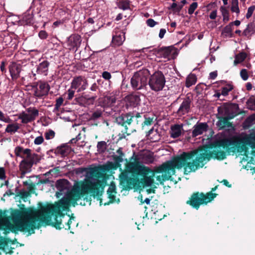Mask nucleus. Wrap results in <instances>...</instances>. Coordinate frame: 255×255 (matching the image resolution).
<instances>
[{
	"label": "nucleus",
	"instance_id": "18",
	"mask_svg": "<svg viewBox=\"0 0 255 255\" xmlns=\"http://www.w3.org/2000/svg\"><path fill=\"white\" fill-rule=\"evenodd\" d=\"M183 130V125L176 124L172 126L170 128V136L173 138L179 137L182 133Z\"/></svg>",
	"mask_w": 255,
	"mask_h": 255
},
{
	"label": "nucleus",
	"instance_id": "9",
	"mask_svg": "<svg viewBox=\"0 0 255 255\" xmlns=\"http://www.w3.org/2000/svg\"><path fill=\"white\" fill-rule=\"evenodd\" d=\"M39 115V111L34 107H29L25 112H22L18 115V119L21 120V123L26 124L35 120Z\"/></svg>",
	"mask_w": 255,
	"mask_h": 255
},
{
	"label": "nucleus",
	"instance_id": "26",
	"mask_svg": "<svg viewBox=\"0 0 255 255\" xmlns=\"http://www.w3.org/2000/svg\"><path fill=\"white\" fill-rule=\"evenodd\" d=\"M116 189L115 184L113 182H111L107 191V193L110 198L112 199H115L116 193Z\"/></svg>",
	"mask_w": 255,
	"mask_h": 255
},
{
	"label": "nucleus",
	"instance_id": "27",
	"mask_svg": "<svg viewBox=\"0 0 255 255\" xmlns=\"http://www.w3.org/2000/svg\"><path fill=\"white\" fill-rule=\"evenodd\" d=\"M245 142L249 144L252 147H255V135L250 134L244 138Z\"/></svg>",
	"mask_w": 255,
	"mask_h": 255
},
{
	"label": "nucleus",
	"instance_id": "53",
	"mask_svg": "<svg viewBox=\"0 0 255 255\" xmlns=\"http://www.w3.org/2000/svg\"><path fill=\"white\" fill-rule=\"evenodd\" d=\"M73 89H71V88L68 90V96L67 99L69 100H71L74 96L75 91L73 90Z\"/></svg>",
	"mask_w": 255,
	"mask_h": 255
},
{
	"label": "nucleus",
	"instance_id": "11",
	"mask_svg": "<svg viewBox=\"0 0 255 255\" xmlns=\"http://www.w3.org/2000/svg\"><path fill=\"white\" fill-rule=\"evenodd\" d=\"M88 86L87 79L83 76H79L73 78L71 83V88L77 90V92L84 91Z\"/></svg>",
	"mask_w": 255,
	"mask_h": 255
},
{
	"label": "nucleus",
	"instance_id": "2",
	"mask_svg": "<svg viewBox=\"0 0 255 255\" xmlns=\"http://www.w3.org/2000/svg\"><path fill=\"white\" fill-rule=\"evenodd\" d=\"M78 202L74 205L70 203L66 208L61 206L60 200L54 205L42 206L38 209L28 208L13 213L12 221L19 231L30 234L33 233L34 230L39 228L43 223L52 224L58 229L70 230L74 218L63 214L62 212L68 209L71 205L75 206ZM79 202H83V201Z\"/></svg>",
	"mask_w": 255,
	"mask_h": 255
},
{
	"label": "nucleus",
	"instance_id": "55",
	"mask_svg": "<svg viewBox=\"0 0 255 255\" xmlns=\"http://www.w3.org/2000/svg\"><path fill=\"white\" fill-rule=\"evenodd\" d=\"M144 120L142 123V125L143 126H148L150 125L151 124V123L152 122V119L150 118H146L145 116H144V117L143 118Z\"/></svg>",
	"mask_w": 255,
	"mask_h": 255
},
{
	"label": "nucleus",
	"instance_id": "60",
	"mask_svg": "<svg viewBox=\"0 0 255 255\" xmlns=\"http://www.w3.org/2000/svg\"><path fill=\"white\" fill-rule=\"evenodd\" d=\"M217 10H214L212 11L210 14L209 15V17L211 19H215L217 17Z\"/></svg>",
	"mask_w": 255,
	"mask_h": 255
},
{
	"label": "nucleus",
	"instance_id": "41",
	"mask_svg": "<svg viewBox=\"0 0 255 255\" xmlns=\"http://www.w3.org/2000/svg\"><path fill=\"white\" fill-rule=\"evenodd\" d=\"M31 155V150L29 148H26L24 151V157H22V158H23V160H25V161H27L30 163Z\"/></svg>",
	"mask_w": 255,
	"mask_h": 255
},
{
	"label": "nucleus",
	"instance_id": "51",
	"mask_svg": "<svg viewBox=\"0 0 255 255\" xmlns=\"http://www.w3.org/2000/svg\"><path fill=\"white\" fill-rule=\"evenodd\" d=\"M240 76L243 80H247L249 78L247 70L245 69H242L240 71Z\"/></svg>",
	"mask_w": 255,
	"mask_h": 255
},
{
	"label": "nucleus",
	"instance_id": "29",
	"mask_svg": "<svg viewBox=\"0 0 255 255\" xmlns=\"http://www.w3.org/2000/svg\"><path fill=\"white\" fill-rule=\"evenodd\" d=\"M143 176L142 182L146 186H150L154 183L153 176H148L147 175H141Z\"/></svg>",
	"mask_w": 255,
	"mask_h": 255
},
{
	"label": "nucleus",
	"instance_id": "17",
	"mask_svg": "<svg viewBox=\"0 0 255 255\" xmlns=\"http://www.w3.org/2000/svg\"><path fill=\"white\" fill-rule=\"evenodd\" d=\"M49 62L47 60H44L41 62L37 67L36 72L38 74H43L45 76L47 75Z\"/></svg>",
	"mask_w": 255,
	"mask_h": 255
},
{
	"label": "nucleus",
	"instance_id": "23",
	"mask_svg": "<svg viewBox=\"0 0 255 255\" xmlns=\"http://www.w3.org/2000/svg\"><path fill=\"white\" fill-rule=\"evenodd\" d=\"M232 118L224 117L220 119L217 122V126L220 127L221 128H223L226 127H229L230 123L229 120Z\"/></svg>",
	"mask_w": 255,
	"mask_h": 255
},
{
	"label": "nucleus",
	"instance_id": "40",
	"mask_svg": "<svg viewBox=\"0 0 255 255\" xmlns=\"http://www.w3.org/2000/svg\"><path fill=\"white\" fill-rule=\"evenodd\" d=\"M233 89V86L231 84H227L226 86L222 88L221 89V94L226 96L229 94V92L232 91Z\"/></svg>",
	"mask_w": 255,
	"mask_h": 255
},
{
	"label": "nucleus",
	"instance_id": "30",
	"mask_svg": "<svg viewBox=\"0 0 255 255\" xmlns=\"http://www.w3.org/2000/svg\"><path fill=\"white\" fill-rule=\"evenodd\" d=\"M104 110L102 109H96L92 114L90 119L91 120H96L101 118L103 114Z\"/></svg>",
	"mask_w": 255,
	"mask_h": 255
},
{
	"label": "nucleus",
	"instance_id": "3",
	"mask_svg": "<svg viewBox=\"0 0 255 255\" xmlns=\"http://www.w3.org/2000/svg\"><path fill=\"white\" fill-rule=\"evenodd\" d=\"M86 171V178L83 181L74 184L71 191L60 199V204L64 208L68 206L70 203L73 205L77 201L83 200L80 204L85 206L86 203L90 202V196L100 197L104 191L103 182L95 177H100L102 173L97 167L90 168H78L76 170V173H83Z\"/></svg>",
	"mask_w": 255,
	"mask_h": 255
},
{
	"label": "nucleus",
	"instance_id": "32",
	"mask_svg": "<svg viewBox=\"0 0 255 255\" xmlns=\"http://www.w3.org/2000/svg\"><path fill=\"white\" fill-rule=\"evenodd\" d=\"M197 81V79L195 75L191 74L188 76L186 80V86L189 87L193 85H194Z\"/></svg>",
	"mask_w": 255,
	"mask_h": 255
},
{
	"label": "nucleus",
	"instance_id": "54",
	"mask_svg": "<svg viewBox=\"0 0 255 255\" xmlns=\"http://www.w3.org/2000/svg\"><path fill=\"white\" fill-rule=\"evenodd\" d=\"M43 137L42 136H39L35 138L34 143L36 145H39L41 144L43 142Z\"/></svg>",
	"mask_w": 255,
	"mask_h": 255
},
{
	"label": "nucleus",
	"instance_id": "49",
	"mask_svg": "<svg viewBox=\"0 0 255 255\" xmlns=\"http://www.w3.org/2000/svg\"><path fill=\"white\" fill-rule=\"evenodd\" d=\"M198 6V3L196 2H193L189 6L188 12L189 14H192L194 13L195 10Z\"/></svg>",
	"mask_w": 255,
	"mask_h": 255
},
{
	"label": "nucleus",
	"instance_id": "52",
	"mask_svg": "<svg viewBox=\"0 0 255 255\" xmlns=\"http://www.w3.org/2000/svg\"><path fill=\"white\" fill-rule=\"evenodd\" d=\"M55 136V132L52 130H50L45 133V138L47 140L53 138Z\"/></svg>",
	"mask_w": 255,
	"mask_h": 255
},
{
	"label": "nucleus",
	"instance_id": "25",
	"mask_svg": "<svg viewBox=\"0 0 255 255\" xmlns=\"http://www.w3.org/2000/svg\"><path fill=\"white\" fill-rule=\"evenodd\" d=\"M255 32V24L253 22L249 23L247 28L244 30L243 34L247 36Z\"/></svg>",
	"mask_w": 255,
	"mask_h": 255
},
{
	"label": "nucleus",
	"instance_id": "44",
	"mask_svg": "<svg viewBox=\"0 0 255 255\" xmlns=\"http://www.w3.org/2000/svg\"><path fill=\"white\" fill-rule=\"evenodd\" d=\"M132 117H133V122H135V125H138L139 123H141L143 120V118L141 117L140 114H139V113L136 114L135 116L132 115Z\"/></svg>",
	"mask_w": 255,
	"mask_h": 255
},
{
	"label": "nucleus",
	"instance_id": "47",
	"mask_svg": "<svg viewBox=\"0 0 255 255\" xmlns=\"http://www.w3.org/2000/svg\"><path fill=\"white\" fill-rule=\"evenodd\" d=\"M30 159H30V164H31L32 165H33L34 163H36L40 160L39 156L37 154L32 153L31 157Z\"/></svg>",
	"mask_w": 255,
	"mask_h": 255
},
{
	"label": "nucleus",
	"instance_id": "33",
	"mask_svg": "<svg viewBox=\"0 0 255 255\" xmlns=\"http://www.w3.org/2000/svg\"><path fill=\"white\" fill-rule=\"evenodd\" d=\"M247 54L245 52H241L237 54L235 57L234 64L236 65L243 62L246 58Z\"/></svg>",
	"mask_w": 255,
	"mask_h": 255
},
{
	"label": "nucleus",
	"instance_id": "21",
	"mask_svg": "<svg viewBox=\"0 0 255 255\" xmlns=\"http://www.w3.org/2000/svg\"><path fill=\"white\" fill-rule=\"evenodd\" d=\"M70 148L65 145H61L57 148L56 153L60 155L62 157L67 156L70 152Z\"/></svg>",
	"mask_w": 255,
	"mask_h": 255
},
{
	"label": "nucleus",
	"instance_id": "19",
	"mask_svg": "<svg viewBox=\"0 0 255 255\" xmlns=\"http://www.w3.org/2000/svg\"><path fill=\"white\" fill-rule=\"evenodd\" d=\"M173 49L174 48L172 46L161 48L158 50L157 54L158 56L168 58Z\"/></svg>",
	"mask_w": 255,
	"mask_h": 255
},
{
	"label": "nucleus",
	"instance_id": "57",
	"mask_svg": "<svg viewBox=\"0 0 255 255\" xmlns=\"http://www.w3.org/2000/svg\"><path fill=\"white\" fill-rule=\"evenodd\" d=\"M146 24L148 26L152 27L157 24V22L155 21L153 19L149 18L146 20Z\"/></svg>",
	"mask_w": 255,
	"mask_h": 255
},
{
	"label": "nucleus",
	"instance_id": "39",
	"mask_svg": "<svg viewBox=\"0 0 255 255\" xmlns=\"http://www.w3.org/2000/svg\"><path fill=\"white\" fill-rule=\"evenodd\" d=\"M220 10L222 12V16L223 17V21L225 22H227L229 20V11L227 9V8L222 6L220 7Z\"/></svg>",
	"mask_w": 255,
	"mask_h": 255
},
{
	"label": "nucleus",
	"instance_id": "22",
	"mask_svg": "<svg viewBox=\"0 0 255 255\" xmlns=\"http://www.w3.org/2000/svg\"><path fill=\"white\" fill-rule=\"evenodd\" d=\"M117 4L119 8L124 10L130 8V1L129 0H117Z\"/></svg>",
	"mask_w": 255,
	"mask_h": 255
},
{
	"label": "nucleus",
	"instance_id": "34",
	"mask_svg": "<svg viewBox=\"0 0 255 255\" xmlns=\"http://www.w3.org/2000/svg\"><path fill=\"white\" fill-rule=\"evenodd\" d=\"M124 40L125 37L122 35H115L113 37V42L118 46L122 45Z\"/></svg>",
	"mask_w": 255,
	"mask_h": 255
},
{
	"label": "nucleus",
	"instance_id": "50",
	"mask_svg": "<svg viewBox=\"0 0 255 255\" xmlns=\"http://www.w3.org/2000/svg\"><path fill=\"white\" fill-rule=\"evenodd\" d=\"M255 10V5H252L248 8L247 13L246 15V17L247 19H249L252 16Z\"/></svg>",
	"mask_w": 255,
	"mask_h": 255
},
{
	"label": "nucleus",
	"instance_id": "35",
	"mask_svg": "<svg viewBox=\"0 0 255 255\" xmlns=\"http://www.w3.org/2000/svg\"><path fill=\"white\" fill-rule=\"evenodd\" d=\"M107 143L104 141H101L98 142L97 150L99 152L103 153L107 148Z\"/></svg>",
	"mask_w": 255,
	"mask_h": 255
},
{
	"label": "nucleus",
	"instance_id": "7",
	"mask_svg": "<svg viewBox=\"0 0 255 255\" xmlns=\"http://www.w3.org/2000/svg\"><path fill=\"white\" fill-rule=\"evenodd\" d=\"M165 83V79L163 73L160 71H157L151 75L148 84L152 90L158 92L162 90Z\"/></svg>",
	"mask_w": 255,
	"mask_h": 255
},
{
	"label": "nucleus",
	"instance_id": "13",
	"mask_svg": "<svg viewBox=\"0 0 255 255\" xmlns=\"http://www.w3.org/2000/svg\"><path fill=\"white\" fill-rule=\"evenodd\" d=\"M208 126L206 123H197L193 127L192 132V136L195 137L198 135L202 134L205 131L208 129Z\"/></svg>",
	"mask_w": 255,
	"mask_h": 255
},
{
	"label": "nucleus",
	"instance_id": "64",
	"mask_svg": "<svg viewBox=\"0 0 255 255\" xmlns=\"http://www.w3.org/2000/svg\"><path fill=\"white\" fill-rule=\"evenodd\" d=\"M222 182L223 183L224 185H225V186L228 187H231V184H230L229 183V182L228 181V180H226V179H224L223 180Z\"/></svg>",
	"mask_w": 255,
	"mask_h": 255
},
{
	"label": "nucleus",
	"instance_id": "42",
	"mask_svg": "<svg viewBox=\"0 0 255 255\" xmlns=\"http://www.w3.org/2000/svg\"><path fill=\"white\" fill-rule=\"evenodd\" d=\"M24 151L25 149H24L22 147L16 146L14 149V153L16 156L22 158L24 157L23 155Z\"/></svg>",
	"mask_w": 255,
	"mask_h": 255
},
{
	"label": "nucleus",
	"instance_id": "6",
	"mask_svg": "<svg viewBox=\"0 0 255 255\" xmlns=\"http://www.w3.org/2000/svg\"><path fill=\"white\" fill-rule=\"evenodd\" d=\"M149 72L144 69L135 72L130 79V84L134 90H141L145 88L147 84Z\"/></svg>",
	"mask_w": 255,
	"mask_h": 255
},
{
	"label": "nucleus",
	"instance_id": "61",
	"mask_svg": "<svg viewBox=\"0 0 255 255\" xmlns=\"http://www.w3.org/2000/svg\"><path fill=\"white\" fill-rule=\"evenodd\" d=\"M5 62L4 61H2L0 63V70L2 73L6 72L5 69Z\"/></svg>",
	"mask_w": 255,
	"mask_h": 255
},
{
	"label": "nucleus",
	"instance_id": "59",
	"mask_svg": "<svg viewBox=\"0 0 255 255\" xmlns=\"http://www.w3.org/2000/svg\"><path fill=\"white\" fill-rule=\"evenodd\" d=\"M102 77L105 80H110L111 77V74L108 71H104L102 73Z\"/></svg>",
	"mask_w": 255,
	"mask_h": 255
},
{
	"label": "nucleus",
	"instance_id": "1",
	"mask_svg": "<svg viewBox=\"0 0 255 255\" xmlns=\"http://www.w3.org/2000/svg\"><path fill=\"white\" fill-rule=\"evenodd\" d=\"M242 143L241 139L236 137L223 138L214 142L215 149L208 151L205 149H198L185 152L175 157L173 160L168 161L155 169L156 172L162 173L157 176L160 182L167 180L175 174V168H183L185 174H188L202 168L213 157L218 160L226 158V153L239 151Z\"/></svg>",
	"mask_w": 255,
	"mask_h": 255
},
{
	"label": "nucleus",
	"instance_id": "62",
	"mask_svg": "<svg viewBox=\"0 0 255 255\" xmlns=\"http://www.w3.org/2000/svg\"><path fill=\"white\" fill-rule=\"evenodd\" d=\"M217 75L218 73L217 71L212 72L209 75L210 78L211 79H215L217 77Z\"/></svg>",
	"mask_w": 255,
	"mask_h": 255
},
{
	"label": "nucleus",
	"instance_id": "58",
	"mask_svg": "<svg viewBox=\"0 0 255 255\" xmlns=\"http://www.w3.org/2000/svg\"><path fill=\"white\" fill-rule=\"evenodd\" d=\"M39 37L42 39H45L47 37V33L44 30H41L38 34Z\"/></svg>",
	"mask_w": 255,
	"mask_h": 255
},
{
	"label": "nucleus",
	"instance_id": "31",
	"mask_svg": "<svg viewBox=\"0 0 255 255\" xmlns=\"http://www.w3.org/2000/svg\"><path fill=\"white\" fill-rule=\"evenodd\" d=\"M32 165L25 160H22L19 164L20 169L22 171L23 175H24L28 168H30Z\"/></svg>",
	"mask_w": 255,
	"mask_h": 255
},
{
	"label": "nucleus",
	"instance_id": "10",
	"mask_svg": "<svg viewBox=\"0 0 255 255\" xmlns=\"http://www.w3.org/2000/svg\"><path fill=\"white\" fill-rule=\"evenodd\" d=\"M50 89V86L47 83L39 81L33 87V95L36 97L41 98L48 95Z\"/></svg>",
	"mask_w": 255,
	"mask_h": 255
},
{
	"label": "nucleus",
	"instance_id": "4",
	"mask_svg": "<svg viewBox=\"0 0 255 255\" xmlns=\"http://www.w3.org/2000/svg\"><path fill=\"white\" fill-rule=\"evenodd\" d=\"M127 170L123 171L119 176L121 182L127 185H129L131 178L129 176V173L136 175H148L152 172V170L148 167L140 164L138 161L129 162L126 165Z\"/></svg>",
	"mask_w": 255,
	"mask_h": 255
},
{
	"label": "nucleus",
	"instance_id": "24",
	"mask_svg": "<svg viewBox=\"0 0 255 255\" xmlns=\"http://www.w3.org/2000/svg\"><path fill=\"white\" fill-rule=\"evenodd\" d=\"M19 128V126H18V124H11L7 126L5 131L7 133L12 134L16 132Z\"/></svg>",
	"mask_w": 255,
	"mask_h": 255
},
{
	"label": "nucleus",
	"instance_id": "38",
	"mask_svg": "<svg viewBox=\"0 0 255 255\" xmlns=\"http://www.w3.org/2000/svg\"><path fill=\"white\" fill-rule=\"evenodd\" d=\"M0 225L5 229H10L13 225L7 218H3L0 221Z\"/></svg>",
	"mask_w": 255,
	"mask_h": 255
},
{
	"label": "nucleus",
	"instance_id": "8",
	"mask_svg": "<svg viewBox=\"0 0 255 255\" xmlns=\"http://www.w3.org/2000/svg\"><path fill=\"white\" fill-rule=\"evenodd\" d=\"M116 122L118 125H120L125 127V131H122V133L119 134V138L122 139L125 138L126 136L130 134L128 132L127 128L128 125L129 126L133 122V117L131 113H128L125 115H122L116 119Z\"/></svg>",
	"mask_w": 255,
	"mask_h": 255
},
{
	"label": "nucleus",
	"instance_id": "46",
	"mask_svg": "<svg viewBox=\"0 0 255 255\" xmlns=\"http://www.w3.org/2000/svg\"><path fill=\"white\" fill-rule=\"evenodd\" d=\"M0 120L6 123H10L11 121L9 117L4 115L1 111H0Z\"/></svg>",
	"mask_w": 255,
	"mask_h": 255
},
{
	"label": "nucleus",
	"instance_id": "12",
	"mask_svg": "<svg viewBox=\"0 0 255 255\" xmlns=\"http://www.w3.org/2000/svg\"><path fill=\"white\" fill-rule=\"evenodd\" d=\"M82 38L80 35L77 34H72L67 39V45L69 50L76 51L80 46Z\"/></svg>",
	"mask_w": 255,
	"mask_h": 255
},
{
	"label": "nucleus",
	"instance_id": "5",
	"mask_svg": "<svg viewBox=\"0 0 255 255\" xmlns=\"http://www.w3.org/2000/svg\"><path fill=\"white\" fill-rule=\"evenodd\" d=\"M218 188V186L212 188L210 192L204 194L203 193L196 192L193 193L189 200L186 202L187 204L190 205L193 208L198 209L201 205H206L211 202L216 197L217 194L213 193Z\"/></svg>",
	"mask_w": 255,
	"mask_h": 255
},
{
	"label": "nucleus",
	"instance_id": "14",
	"mask_svg": "<svg viewBox=\"0 0 255 255\" xmlns=\"http://www.w3.org/2000/svg\"><path fill=\"white\" fill-rule=\"evenodd\" d=\"M9 71L12 79L16 80L20 76L21 66L15 62H12L9 66Z\"/></svg>",
	"mask_w": 255,
	"mask_h": 255
},
{
	"label": "nucleus",
	"instance_id": "43",
	"mask_svg": "<svg viewBox=\"0 0 255 255\" xmlns=\"http://www.w3.org/2000/svg\"><path fill=\"white\" fill-rule=\"evenodd\" d=\"M246 104L249 109L255 111V98H250L248 100Z\"/></svg>",
	"mask_w": 255,
	"mask_h": 255
},
{
	"label": "nucleus",
	"instance_id": "36",
	"mask_svg": "<svg viewBox=\"0 0 255 255\" xmlns=\"http://www.w3.org/2000/svg\"><path fill=\"white\" fill-rule=\"evenodd\" d=\"M127 99L133 105H137L140 101V97L137 95H130L127 97Z\"/></svg>",
	"mask_w": 255,
	"mask_h": 255
},
{
	"label": "nucleus",
	"instance_id": "48",
	"mask_svg": "<svg viewBox=\"0 0 255 255\" xmlns=\"http://www.w3.org/2000/svg\"><path fill=\"white\" fill-rule=\"evenodd\" d=\"M63 98L62 97H59L56 100V104L55 105L54 110L58 111L60 107L62 105L63 103Z\"/></svg>",
	"mask_w": 255,
	"mask_h": 255
},
{
	"label": "nucleus",
	"instance_id": "63",
	"mask_svg": "<svg viewBox=\"0 0 255 255\" xmlns=\"http://www.w3.org/2000/svg\"><path fill=\"white\" fill-rule=\"evenodd\" d=\"M166 32V30L165 29L162 28L160 30L159 33V37L160 38H163L165 33Z\"/></svg>",
	"mask_w": 255,
	"mask_h": 255
},
{
	"label": "nucleus",
	"instance_id": "15",
	"mask_svg": "<svg viewBox=\"0 0 255 255\" xmlns=\"http://www.w3.org/2000/svg\"><path fill=\"white\" fill-rule=\"evenodd\" d=\"M140 159L146 164L153 163L156 160L154 153L149 150H146L140 154Z\"/></svg>",
	"mask_w": 255,
	"mask_h": 255
},
{
	"label": "nucleus",
	"instance_id": "20",
	"mask_svg": "<svg viewBox=\"0 0 255 255\" xmlns=\"http://www.w3.org/2000/svg\"><path fill=\"white\" fill-rule=\"evenodd\" d=\"M96 97L93 96L88 97L86 95L82 96L78 99V102L80 105L87 106L90 105H93L96 99Z\"/></svg>",
	"mask_w": 255,
	"mask_h": 255
},
{
	"label": "nucleus",
	"instance_id": "28",
	"mask_svg": "<svg viewBox=\"0 0 255 255\" xmlns=\"http://www.w3.org/2000/svg\"><path fill=\"white\" fill-rule=\"evenodd\" d=\"M233 25V22H231L230 24L226 26L222 31V35L226 37H232V26Z\"/></svg>",
	"mask_w": 255,
	"mask_h": 255
},
{
	"label": "nucleus",
	"instance_id": "45",
	"mask_svg": "<svg viewBox=\"0 0 255 255\" xmlns=\"http://www.w3.org/2000/svg\"><path fill=\"white\" fill-rule=\"evenodd\" d=\"M245 123L250 126L255 123V114H254L249 116L245 121Z\"/></svg>",
	"mask_w": 255,
	"mask_h": 255
},
{
	"label": "nucleus",
	"instance_id": "56",
	"mask_svg": "<svg viewBox=\"0 0 255 255\" xmlns=\"http://www.w3.org/2000/svg\"><path fill=\"white\" fill-rule=\"evenodd\" d=\"M5 178V169L3 167H0V180H4Z\"/></svg>",
	"mask_w": 255,
	"mask_h": 255
},
{
	"label": "nucleus",
	"instance_id": "37",
	"mask_svg": "<svg viewBox=\"0 0 255 255\" xmlns=\"http://www.w3.org/2000/svg\"><path fill=\"white\" fill-rule=\"evenodd\" d=\"M238 3V0H232L231 10L233 12H236L237 15L240 13Z\"/></svg>",
	"mask_w": 255,
	"mask_h": 255
},
{
	"label": "nucleus",
	"instance_id": "16",
	"mask_svg": "<svg viewBox=\"0 0 255 255\" xmlns=\"http://www.w3.org/2000/svg\"><path fill=\"white\" fill-rule=\"evenodd\" d=\"M191 103V101L189 97L185 99L177 111L178 115L182 116L188 113L190 109Z\"/></svg>",
	"mask_w": 255,
	"mask_h": 255
}]
</instances>
